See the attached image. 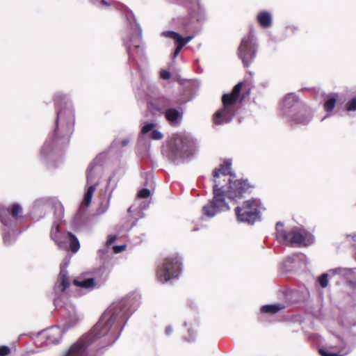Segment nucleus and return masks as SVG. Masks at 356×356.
I'll use <instances>...</instances> for the list:
<instances>
[{"instance_id": "09e8293b", "label": "nucleus", "mask_w": 356, "mask_h": 356, "mask_svg": "<svg viewBox=\"0 0 356 356\" xmlns=\"http://www.w3.org/2000/svg\"><path fill=\"white\" fill-rule=\"evenodd\" d=\"M56 104H58V102L57 99H56Z\"/></svg>"}, {"instance_id": "4be33fe9", "label": "nucleus", "mask_w": 356, "mask_h": 356, "mask_svg": "<svg viewBox=\"0 0 356 356\" xmlns=\"http://www.w3.org/2000/svg\"><path fill=\"white\" fill-rule=\"evenodd\" d=\"M181 116V114L174 108H170L165 111V118L171 124L177 123Z\"/></svg>"}, {"instance_id": "5701e85b", "label": "nucleus", "mask_w": 356, "mask_h": 356, "mask_svg": "<svg viewBox=\"0 0 356 356\" xmlns=\"http://www.w3.org/2000/svg\"><path fill=\"white\" fill-rule=\"evenodd\" d=\"M54 207L55 219L53 224L56 222L59 225V222L61 221L64 215V208L60 202L55 203Z\"/></svg>"}, {"instance_id": "9b49d317", "label": "nucleus", "mask_w": 356, "mask_h": 356, "mask_svg": "<svg viewBox=\"0 0 356 356\" xmlns=\"http://www.w3.org/2000/svg\"><path fill=\"white\" fill-rule=\"evenodd\" d=\"M127 19L130 24L131 35H128L127 38H123V41L127 49V53L129 58L132 59L133 51L131 46H133L136 49H139L142 37V29L139 24L136 22L134 16H131L130 18L129 17H127Z\"/></svg>"}, {"instance_id": "6e6552de", "label": "nucleus", "mask_w": 356, "mask_h": 356, "mask_svg": "<svg viewBox=\"0 0 356 356\" xmlns=\"http://www.w3.org/2000/svg\"><path fill=\"white\" fill-rule=\"evenodd\" d=\"M261 209L259 200L252 199L244 202L242 207H237L235 211L238 221L253 224L259 218Z\"/></svg>"}, {"instance_id": "b1692460", "label": "nucleus", "mask_w": 356, "mask_h": 356, "mask_svg": "<svg viewBox=\"0 0 356 356\" xmlns=\"http://www.w3.org/2000/svg\"><path fill=\"white\" fill-rule=\"evenodd\" d=\"M284 307V305L280 304H275V305H267L261 307V312L262 313H269V314H275L282 309Z\"/></svg>"}, {"instance_id": "f257e3e1", "label": "nucleus", "mask_w": 356, "mask_h": 356, "mask_svg": "<svg viewBox=\"0 0 356 356\" xmlns=\"http://www.w3.org/2000/svg\"><path fill=\"white\" fill-rule=\"evenodd\" d=\"M127 300L112 303L100 317L90 333L74 343L64 356H86V348L92 341L105 337L112 343L119 334V327L127 313Z\"/></svg>"}, {"instance_id": "412c9836", "label": "nucleus", "mask_w": 356, "mask_h": 356, "mask_svg": "<svg viewBox=\"0 0 356 356\" xmlns=\"http://www.w3.org/2000/svg\"><path fill=\"white\" fill-rule=\"evenodd\" d=\"M257 21L259 24L264 28H268L270 26L272 23L271 15L266 11L261 12L257 15Z\"/></svg>"}, {"instance_id": "ea45409f", "label": "nucleus", "mask_w": 356, "mask_h": 356, "mask_svg": "<svg viewBox=\"0 0 356 356\" xmlns=\"http://www.w3.org/2000/svg\"><path fill=\"white\" fill-rule=\"evenodd\" d=\"M91 2L93 3V4H96L97 3V0H91ZM100 3L102 5V6H108L110 5V3H108L106 0H101L100 1Z\"/></svg>"}, {"instance_id": "aec40b11", "label": "nucleus", "mask_w": 356, "mask_h": 356, "mask_svg": "<svg viewBox=\"0 0 356 356\" xmlns=\"http://www.w3.org/2000/svg\"><path fill=\"white\" fill-rule=\"evenodd\" d=\"M297 101L298 99L295 94L287 95L282 103V109L284 110L283 114L285 115H289L288 110H289Z\"/></svg>"}, {"instance_id": "c756f323", "label": "nucleus", "mask_w": 356, "mask_h": 356, "mask_svg": "<svg viewBox=\"0 0 356 356\" xmlns=\"http://www.w3.org/2000/svg\"><path fill=\"white\" fill-rule=\"evenodd\" d=\"M350 271V269L348 268H337L334 269H332L330 270V273L335 275V274H340L342 275H346L348 274V273Z\"/></svg>"}, {"instance_id": "f03ea898", "label": "nucleus", "mask_w": 356, "mask_h": 356, "mask_svg": "<svg viewBox=\"0 0 356 356\" xmlns=\"http://www.w3.org/2000/svg\"><path fill=\"white\" fill-rule=\"evenodd\" d=\"M232 163L227 160L223 162L220 168L213 171V183L216 178L220 181V185L224 186L227 197L229 199L236 201L240 199L242 194L248 188V185L245 181H232L231 177H235L231 172Z\"/></svg>"}, {"instance_id": "79ce46f5", "label": "nucleus", "mask_w": 356, "mask_h": 356, "mask_svg": "<svg viewBox=\"0 0 356 356\" xmlns=\"http://www.w3.org/2000/svg\"><path fill=\"white\" fill-rule=\"evenodd\" d=\"M172 329L171 327L168 326L166 327V329H165L166 334L169 335L172 333Z\"/></svg>"}, {"instance_id": "f8f14e48", "label": "nucleus", "mask_w": 356, "mask_h": 356, "mask_svg": "<svg viewBox=\"0 0 356 356\" xmlns=\"http://www.w3.org/2000/svg\"><path fill=\"white\" fill-rule=\"evenodd\" d=\"M256 44L253 42L252 35L244 37L238 47V55L245 67H248L256 55Z\"/></svg>"}, {"instance_id": "c9c22d12", "label": "nucleus", "mask_w": 356, "mask_h": 356, "mask_svg": "<svg viewBox=\"0 0 356 356\" xmlns=\"http://www.w3.org/2000/svg\"><path fill=\"white\" fill-rule=\"evenodd\" d=\"M194 35H188L186 38L181 36V39L178 40V42H181L182 43H184V45H186L188 42L192 40L194 38Z\"/></svg>"}, {"instance_id": "6ab92c4d", "label": "nucleus", "mask_w": 356, "mask_h": 356, "mask_svg": "<svg viewBox=\"0 0 356 356\" xmlns=\"http://www.w3.org/2000/svg\"><path fill=\"white\" fill-rule=\"evenodd\" d=\"M176 145L181 153L186 154L191 151L193 142L187 138H179L177 140Z\"/></svg>"}, {"instance_id": "1a4fd4ad", "label": "nucleus", "mask_w": 356, "mask_h": 356, "mask_svg": "<svg viewBox=\"0 0 356 356\" xmlns=\"http://www.w3.org/2000/svg\"><path fill=\"white\" fill-rule=\"evenodd\" d=\"M181 270V261L178 257H168L159 266L156 277L159 282L168 281L178 277Z\"/></svg>"}, {"instance_id": "2eb2a0df", "label": "nucleus", "mask_w": 356, "mask_h": 356, "mask_svg": "<svg viewBox=\"0 0 356 356\" xmlns=\"http://www.w3.org/2000/svg\"><path fill=\"white\" fill-rule=\"evenodd\" d=\"M67 331L58 326L51 327L43 331L37 338L36 343H42L44 339L46 340L47 344H56L59 343L62 338L63 334Z\"/></svg>"}, {"instance_id": "0eeeda50", "label": "nucleus", "mask_w": 356, "mask_h": 356, "mask_svg": "<svg viewBox=\"0 0 356 356\" xmlns=\"http://www.w3.org/2000/svg\"><path fill=\"white\" fill-rule=\"evenodd\" d=\"M102 175V166L97 165L95 162H92L86 171L87 185L88 188L84 194L83 201L80 206L81 209L86 208L90 204L93 193L99 184Z\"/></svg>"}, {"instance_id": "423d86ee", "label": "nucleus", "mask_w": 356, "mask_h": 356, "mask_svg": "<svg viewBox=\"0 0 356 356\" xmlns=\"http://www.w3.org/2000/svg\"><path fill=\"white\" fill-rule=\"evenodd\" d=\"M213 197L207 204L202 207L203 217L213 218L217 213L229 210V207L225 202V196H227L224 186L220 185V181L216 178L213 189Z\"/></svg>"}, {"instance_id": "f704fd0d", "label": "nucleus", "mask_w": 356, "mask_h": 356, "mask_svg": "<svg viewBox=\"0 0 356 356\" xmlns=\"http://www.w3.org/2000/svg\"><path fill=\"white\" fill-rule=\"evenodd\" d=\"M160 76L161 79L167 80V79H170V72H168L165 70H162L160 72Z\"/></svg>"}, {"instance_id": "c85d7f7f", "label": "nucleus", "mask_w": 356, "mask_h": 356, "mask_svg": "<svg viewBox=\"0 0 356 356\" xmlns=\"http://www.w3.org/2000/svg\"><path fill=\"white\" fill-rule=\"evenodd\" d=\"M311 120V116L309 115H303L301 114L300 116L295 118L293 120L298 123L301 124H307L309 120Z\"/></svg>"}, {"instance_id": "a18cd8bd", "label": "nucleus", "mask_w": 356, "mask_h": 356, "mask_svg": "<svg viewBox=\"0 0 356 356\" xmlns=\"http://www.w3.org/2000/svg\"><path fill=\"white\" fill-rule=\"evenodd\" d=\"M111 182V178H110V179H108V187L110 186Z\"/></svg>"}, {"instance_id": "4468645a", "label": "nucleus", "mask_w": 356, "mask_h": 356, "mask_svg": "<svg viewBox=\"0 0 356 356\" xmlns=\"http://www.w3.org/2000/svg\"><path fill=\"white\" fill-rule=\"evenodd\" d=\"M62 312L65 317L64 330H67L74 327L83 318L82 315L76 310L75 306L70 302L65 303Z\"/></svg>"}, {"instance_id": "8fccbe9b", "label": "nucleus", "mask_w": 356, "mask_h": 356, "mask_svg": "<svg viewBox=\"0 0 356 356\" xmlns=\"http://www.w3.org/2000/svg\"><path fill=\"white\" fill-rule=\"evenodd\" d=\"M115 186L112 188L111 192L114 190Z\"/></svg>"}, {"instance_id": "bb28decb", "label": "nucleus", "mask_w": 356, "mask_h": 356, "mask_svg": "<svg viewBox=\"0 0 356 356\" xmlns=\"http://www.w3.org/2000/svg\"><path fill=\"white\" fill-rule=\"evenodd\" d=\"M161 35L163 37L172 38L175 42H178V40L181 39V35L180 34L172 31H163L162 32Z\"/></svg>"}, {"instance_id": "e433bc0d", "label": "nucleus", "mask_w": 356, "mask_h": 356, "mask_svg": "<svg viewBox=\"0 0 356 356\" xmlns=\"http://www.w3.org/2000/svg\"><path fill=\"white\" fill-rule=\"evenodd\" d=\"M10 353V349L7 346L0 347V356H6Z\"/></svg>"}, {"instance_id": "cd10ccee", "label": "nucleus", "mask_w": 356, "mask_h": 356, "mask_svg": "<svg viewBox=\"0 0 356 356\" xmlns=\"http://www.w3.org/2000/svg\"><path fill=\"white\" fill-rule=\"evenodd\" d=\"M319 353L322 356H344L348 354V351H340L338 353H332L329 350L320 349Z\"/></svg>"}, {"instance_id": "72a5a7b5", "label": "nucleus", "mask_w": 356, "mask_h": 356, "mask_svg": "<svg viewBox=\"0 0 356 356\" xmlns=\"http://www.w3.org/2000/svg\"><path fill=\"white\" fill-rule=\"evenodd\" d=\"M176 42L177 43V46L176 49H175V51L174 52V55H173L174 58H176L178 56V54L181 51L182 48L185 46L184 43H182L181 42Z\"/></svg>"}, {"instance_id": "de8ad7c7", "label": "nucleus", "mask_w": 356, "mask_h": 356, "mask_svg": "<svg viewBox=\"0 0 356 356\" xmlns=\"http://www.w3.org/2000/svg\"><path fill=\"white\" fill-rule=\"evenodd\" d=\"M131 207H129V208L128 209V212H129V213H130V212H131Z\"/></svg>"}, {"instance_id": "473e14b6", "label": "nucleus", "mask_w": 356, "mask_h": 356, "mask_svg": "<svg viewBox=\"0 0 356 356\" xmlns=\"http://www.w3.org/2000/svg\"><path fill=\"white\" fill-rule=\"evenodd\" d=\"M346 108L348 111H355L356 110V98L350 100L346 104Z\"/></svg>"}, {"instance_id": "37998d69", "label": "nucleus", "mask_w": 356, "mask_h": 356, "mask_svg": "<svg viewBox=\"0 0 356 356\" xmlns=\"http://www.w3.org/2000/svg\"><path fill=\"white\" fill-rule=\"evenodd\" d=\"M60 300L58 298H56L54 300V305L56 307L59 306Z\"/></svg>"}, {"instance_id": "f3484780", "label": "nucleus", "mask_w": 356, "mask_h": 356, "mask_svg": "<svg viewBox=\"0 0 356 356\" xmlns=\"http://www.w3.org/2000/svg\"><path fill=\"white\" fill-rule=\"evenodd\" d=\"M70 262V258H65L63 262L60 264V274L58 280L55 284V291L63 292L70 286V280L67 276L66 268Z\"/></svg>"}, {"instance_id": "2f4dec72", "label": "nucleus", "mask_w": 356, "mask_h": 356, "mask_svg": "<svg viewBox=\"0 0 356 356\" xmlns=\"http://www.w3.org/2000/svg\"><path fill=\"white\" fill-rule=\"evenodd\" d=\"M150 191L147 188H143L140 190L138 193V198H147L150 196Z\"/></svg>"}, {"instance_id": "4c0bfd02", "label": "nucleus", "mask_w": 356, "mask_h": 356, "mask_svg": "<svg viewBox=\"0 0 356 356\" xmlns=\"http://www.w3.org/2000/svg\"><path fill=\"white\" fill-rule=\"evenodd\" d=\"M125 249V245H115L113 247V250L115 253H120L122 252Z\"/></svg>"}, {"instance_id": "20e7f679", "label": "nucleus", "mask_w": 356, "mask_h": 356, "mask_svg": "<svg viewBox=\"0 0 356 356\" xmlns=\"http://www.w3.org/2000/svg\"><path fill=\"white\" fill-rule=\"evenodd\" d=\"M242 88V83H237L230 94H225L222 97L223 107L213 115V122L223 124L229 122L234 115L236 102Z\"/></svg>"}, {"instance_id": "7c9ffc66", "label": "nucleus", "mask_w": 356, "mask_h": 356, "mask_svg": "<svg viewBox=\"0 0 356 356\" xmlns=\"http://www.w3.org/2000/svg\"><path fill=\"white\" fill-rule=\"evenodd\" d=\"M318 282L321 287L325 288L328 284L327 274L324 273L318 278Z\"/></svg>"}, {"instance_id": "a878e982", "label": "nucleus", "mask_w": 356, "mask_h": 356, "mask_svg": "<svg viewBox=\"0 0 356 356\" xmlns=\"http://www.w3.org/2000/svg\"><path fill=\"white\" fill-rule=\"evenodd\" d=\"M16 238L15 233L13 230H8L6 231L4 230L3 233V243L6 245H10L12 244Z\"/></svg>"}, {"instance_id": "58836bf2", "label": "nucleus", "mask_w": 356, "mask_h": 356, "mask_svg": "<svg viewBox=\"0 0 356 356\" xmlns=\"http://www.w3.org/2000/svg\"><path fill=\"white\" fill-rule=\"evenodd\" d=\"M116 238H117V236L115 235L108 236L107 241H106V244L108 245H111L112 243H113L115 241Z\"/></svg>"}, {"instance_id": "ddd939ff", "label": "nucleus", "mask_w": 356, "mask_h": 356, "mask_svg": "<svg viewBox=\"0 0 356 356\" xmlns=\"http://www.w3.org/2000/svg\"><path fill=\"white\" fill-rule=\"evenodd\" d=\"M22 209L18 204H13L11 207L0 206V220L2 224L10 228L14 226L17 221L21 218Z\"/></svg>"}, {"instance_id": "39448f33", "label": "nucleus", "mask_w": 356, "mask_h": 356, "mask_svg": "<svg viewBox=\"0 0 356 356\" xmlns=\"http://www.w3.org/2000/svg\"><path fill=\"white\" fill-rule=\"evenodd\" d=\"M282 227L281 222L276 224L277 238L281 243L307 246L314 241V236L303 229L294 227L289 232H286L281 229Z\"/></svg>"}, {"instance_id": "7ed1b4c3", "label": "nucleus", "mask_w": 356, "mask_h": 356, "mask_svg": "<svg viewBox=\"0 0 356 356\" xmlns=\"http://www.w3.org/2000/svg\"><path fill=\"white\" fill-rule=\"evenodd\" d=\"M65 108H61L57 113L56 129L53 141L56 144L68 142V138L73 131L74 116L70 103L65 102Z\"/></svg>"}, {"instance_id": "49530a36", "label": "nucleus", "mask_w": 356, "mask_h": 356, "mask_svg": "<svg viewBox=\"0 0 356 356\" xmlns=\"http://www.w3.org/2000/svg\"><path fill=\"white\" fill-rule=\"evenodd\" d=\"M108 203H107L104 210L102 212L105 211L108 209Z\"/></svg>"}, {"instance_id": "c03bdc74", "label": "nucleus", "mask_w": 356, "mask_h": 356, "mask_svg": "<svg viewBox=\"0 0 356 356\" xmlns=\"http://www.w3.org/2000/svg\"><path fill=\"white\" fill-rule=\"evenodd\" d=\"M128 143H129V140L127 139H124V140H122V145L125 146L127 145Z\"/></svg>"}, {"instance_id": "a211bd4d", "label": "nucleus", "mask_w": 356, "mask_h": 356, "mask_svg": "<svg viewBox=\"0 0 356 356\" xmlns=\"http://www.w3.org/2000/svg\"><path fill=\"white\" fill-rule=\"evenodd\" d=\"M156 127V124L154 123H147L142 127L141 134L147 135L153 140H161L163 138V135Z\"/></svg>"}, {"instance_id": "393cba45", "label": "nucleus", "mask_w": 356, "mask_h": 356, "mask_svg": "<svg viewBox=\"0 0 356 356\" xmlns=\"http://www.w3.org/2000/svg\"><path fill=\"white\" fill-rule=\"evenodd\" d=\"M336 95H332L328 97L327 99L324 104V108L327 112H330L334 109L336 104Z\"/></svg>"}, {"instance_id": "9d476101", "label": "nucleus", "mask_w": 356, "mask_h": 356, "mask_svg": "<svg viewBox=\"0 0 356 356\" xmlns=\"http://www.w3.org/2000/svg\"><path fill=\"white\" fill-rule=\"evenodd\" d=\"M58 225L56 222L52 225L50 236L59 248L69 249L74 253L79 250L80 244L79 240L74 234L71 232H67L61 236L58 234Z\"/></svg>"}, {"instance_id": "dca6fc26", "label": "nucleus", "mask_w": 356, "mask_h": 356, "mask_svg": "<svg viewBox=\"0 0 356 356\" xmlns=\"http://www.w3.org/2000/svg\"><path fill=\"white\" fill-rule=\"evenodd\" d=\"M106 279V277L101 280L96 277H90L82 275L75 278L73 283L76 286L85 289L86 291H90L99 287Z\"/></svg>"}, {"instance_id": "a19ab883", "label": "nucleus", "mask_w": 356, "mask_h": 356, "mask_svg": "<svg viewBox=\"0 0 356 356\" xmlns=\"http://www.w3.org/2000/svg\"><path fill=\"white\" fill-rule=\"evenodd\" d=\"M49 147H50V145L49 144V141H47L42 148V150H41L42 154H45L47 149H49Z\"/></svg>"}]
</instances>
